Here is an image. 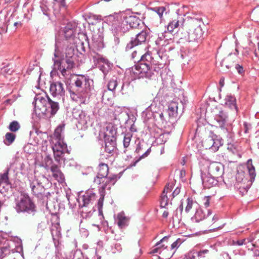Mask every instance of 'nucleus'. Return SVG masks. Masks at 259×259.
<instances>
[{
	"label": "nucleus",
	"instance_id": "obj_1",
	"mask_svg": "<svg viewBox=\"0 0 259 259\" xmlns=\"http://www.w3.org/2000/svg\"><path fill=\"white\" fill-rule=\"evenodd\" d=\"M184 23L185 29L188 33V41L190 42L200 41L204 33L203 27H204L201 18H190L185 21L182 17H180L168 23L167 30L169 32H172L180 26L183 25Z\"/></svg>",
	"mask_w": 259,
	"mask_h": 259
},
{
	"label": "nucleus",
	"instance_id": "obj_2",
	"mask_svg": "<svg viewBox=\"0 0 259 259\" xmlns=\"http://www.w3.org/2000/svg\"><path fill=\"white\" fill-rule=\"evenodd\" d=\"M139 58H140V62L132 68V72L136 78H150L154 74V71L158 72L162 67V65H157L148 53L139 55L137 59Z\"/></svg>",
	"mask_w": 259,
	"mask_h": 259
},
{
	"label": "nucleus",
	"instance_id": "obj_3",
	"mask_svg": "<svg viewBox=\"0 0 259 259\" xmlns=\"http://www.w3.org/2000/svg\"><path fill=\"white\" fill-rule=\"evenodd\" d=\"M73 81L77 90L76 92L70 91L71 99L80 104H86L94 89L93 80L87 76L78 75L75 76Z\"/></svg>",
	"mask_w": 259,
	"mask_h": 259
},
{
	"label": "nucleus",
	"instance_id": "obj_4",
	"mask_svg": "<svg viewBox=\"0 0 259 259\" xmlns=\"http://www.w3.org/2000/svg\"><path fill=\"white\" fill-rule=\"evenodd\" d=\"M33 104L34 112L39 117L46 115L50 117L54 115L59 109V103L52 100L46 94L36 95Z\"/></svg>",
	"mask_w": 259,
	"mask_h": 259
},
{
	"label": "nucleus",
	"instance_id": "obj_5",
	"mask_svg": "<svg viewBox=\"0 0 259 259\" xmlns=\"http://www.w3.org/2000/svg\"><path fill=\"white\" fill-rule=\"evenodd\" d=\"M124 15L120 12L115 13L108 17V20L112 23V31L115 37V41L118 43L119 37L128 31V25L124 19Z\"/></svg>",
	"mask_w": 259,
	"mask_h": 259
},
{
	"label": "nucleus",
	"instance_id": "obj_6",
	"mask_svg": "<svg viewBox=\"0 0 259 259\" xmlns=\"http://www.w3.org/2000/svg\"><path fill=\"white\" fill-rule=\"evenodd\" d=\"M15 209L18 213L26 212L34 215L36 211L35 206L29 196L25 193L18 194L15 199Z\"/></svg>",
	"mask_w": 259,
	"mask_h": 259
},
{
	"label": "nucleus",
	"instance_id": "obj_7",
	"mask_svg": "<svg viewBox=\"0 0 259 259\" xmlns=\"http://www.w3.org/2000/svg\"><path fill=\"white\" fill-rule=\"evenodd\" d=\"M166 9L164 7H156L148 8L146 14V17L149 21L154 25H157L158 23H161L164 20L163 14H166Z\"/></svg>",
	"mask_w": 259,
	"mask_h": 259
},
{
	"label": "nucleus",
	"instance_id": "obj_8",
	"mask_svg": "<svg viewBox=\"0 0 259 259\" xmlns=\"http://www.w3.org/2000/svg\"><path fill=\"white\" fill-rule=\"evenodd\" d=\"M76 25L75 23H68L63 29L60 32L61 35H63L65 40L64 42L65 45L68 44H75L78 40L75 37V29Z\"/></svg>",
	"mask_w": 259,
	"mask_h": 259
},
{
	"label": "nucleus",
	"instance_id": "obj_9",
	"mask_svg": "<svg viewBox=\"0 0 259 259\" xmlns=\"http://www.w3.org/2000/svg\"><path fill=\"white\" fill-rule=\"evenodd\" d=\"M60 42L58 39H56L55 44V49L54 53V57L52 60L54 62L53 67L54 70H59L63 76L66 77L67 75V70L69 69L65 68L62 66V56L60 53L59 48Z\"/></svg>",
	"mask_w": 259,
	"mask_h": 259
},
{
	"label": "nucleus",
	"instance_id": "obj_10",
	"mask_svg": "<svg viewBox=\"0 0 259 259\" xmlns=\"http://www.w3.org/2000/svg\"><path fill=\"white\" fill-rule=\"evenodd\" d=\"M51 144L55 159L58 162L60 161L65 153L69 152L67 144L64 141H57L55 140V141L54 140L53 142H51Z\"/></svg>",
	"mask_w": 259,
	"mask_h": 259
},
{
	"label": "nucleus",
	"instance_id": "obj_11",
	"mask_svg": "<svg viewBox=\"0 0 259 259\" xmlns=\"http://www.w3.org/2000/svg\"><path fill=\"white\" fill-rule=\"evenodd\" d=\"M30 188L32 194L37 197L42 198L45 194V189L42 185L41 180L35 176L29 177Z\"/></svg>",
	"mask_w": 259,
	"mask_h": 259
},
{
	"label": "nucleus",
	"instance_id": "obj_12",
	"mask_svg": "<svg viewBox=\"0 0 259 259\" xmlns=\"http://www.w3.org/2000/svg\"><path fill=\"white\" fill-rule=\"evenodd\" d=\"M168 236H165L160 242L156 244V247L153 248L151 251L152 253H158L161 259H169L172 257L175 252V250H172L171 249H169L167 247H164V245L160 246V243L166 241L168 239Z\"/></svg>",
	"mask_w": 259,
	"mask_h": 259
},
{
	"label": "nucleus",
	"instance_id": "obj_13",
	"mask_svg": "<svg viewBox=\"0 0 259 259\" xmlns=\"http://www.w3.org/2000/svg\"><path fill=\"white\" fill-rule=\"evenodd\" d=\"M202 145L205 149H211L212 151L216 152L219 147L223 145L222 139L219 138L216 135L211 134L202 142Z\"/></svg>",
	"mask_w": 259,
	"mask_h": 259
},
{
	"label": "nucleus",
	"instance_id": "obj_14",
	"mask_svg": "<svg viewBox=\"0 0 259 259\" xmlns=\"http://www.w3.org/2000/svg\"><path fill=\"white\" fill-rule=\"evenodd\" d=\"M92 59L95 64L99 65V67L105 75L112 68V64L106 59L104 58L102 55H98L93 52L92 53Z\"/></svg>",
	"mask_w": 259,
	"mask_h": 259
},
{
	"label": "nucleus",
	"instance_id": "obj_15",
	"mask_svg": "<svg viewBox=\"0 0 259 259\" xmlns=\"http://www.w3.org/2000/svg\"><path fill=\"white\" fill-rule=\"evenodd\" d=\"M247 169L250 176V180L247 181L248 184H247L246 186H240L239 187V190L242 195H243L247 193L256 176L255 168L252 164L251 159H249L247 161Z\"/></svg>",
	"mask_w": 259,
	"mask_h": 259
},
{
	"label": "nucleus",
	"instance_id": "obj_16",
	"mask_svg": "<svg viewBox=\"0 0 259 259\" xmlns=\"http://www.w3.org/2000/svg\"><path fill=\"white\" fill-rule=\"evenodd\" d=\"M96 198V194L92 190H88L79 198V206L81 208H91L92 204Z\"/></svg>",
	"mask_w": 259,
	"mask_h": 259
},
{
	"label": "nucleus",
	"instance_id": "obj_17",
	"mask_svg": "<svg viewBox=\"0 0 259 259\" xmlns=\"http://www.w3.org/2000/svg\"><path fill=\"white\" fill-rule=\"evenodd\" d=\"M74 116L78 121V126L81 129L86 128L91 123L90 115L84 111H78L74 113Z\"/></svg>",
	"mask_w": 259,
	"mask_h": 259
},
{
	"label": "nucleus",
	"instance_id": "obj_18",
	"mask_svg": "<svg viewBox=\"0 0 259 259\" xmlns=\"http://www.w3.org/2000/svg\"><path fill=\"white\" fill-rule=\"evenodd\" d=\"M147 37V33L146 31H142L138 33L135 37H132L131 41L126 46V50L128 51L133 49L134 47L141 45L145 42Z\"/></svg>",
	"mask_w": 259,
	"mask_h": 259
},
{
	"label": "nucleus",
	"instance_id": "obj_19",
	"mask_svg": "<svg viewBox=\"0 0 259 259\" xmlns=\"http://www.w3.org/2000/svg\"><path fill=\"white\" fill-rule=\"evenodd\" d=\"M92 41H93L90 48V56L91 58L92 53L93 52H95L98 55H101L99 53H98V52L102 49L104 47L103 43V38L100 35H94L93 36Z\"/></svg>",
	"mask_w": 259,
	"mask_h": 259
},
{
	"label": "nucleus",
	"instance_id": "obj_20",
	"mask_svg": "<svg viewBox=\"0 0 259 259\" xmlns=\"http://www.w3.org/2000/svg\"><path fill=\"white\" fill-rule=\"evenodd\" d=\"M208 173L215 178L221 177L223 173V165L220 162H212L208 167Z\"/></svg>",
	"mask_w": 259,
	"mask_h": 259
},
{
	"label": "nucleus",
	"instance_id": "obj_21",
	"mask_svg": "<svg viewBox=\"0 0 259 259\" xmlns=\"http://www.w3.org/2000/svg\"><path fill=\"white\" fill-rule=\"evenodd\" d=\"M108 165L105 163H101L99 166V172L96 177L94 178V183L97 185L101 184V180H106V177L108 174Z\"/></svg>",
	"mask_w": 259,
	"mask_h": 259
},
{
	"label": "nucleus",
	"instance_id": "obj_22",
	"mask_svg": "<svg viewBox=\"0 0 259 259\" xmlns=\"http://www.w3.org/2000/svg\"><path fill=\"white\" fill-rule=\"evenodd\" d=\"M121 14L124 15V19L125 20L126 24L128 25V29L130 28H136L141 23V20L137 16L135 15H128L123 12H120Z\"/></svg>",
	"mask_w": 259,
	"mask_h": 259
},
{
	"label": "nucleus",
	"instance_id": "obj_23",
	"mask_svg": "<svg viewBox=\"0 0 259 259\" xmlns=\"http://www.w3.org/2000/svg\"><path fill=\"white\" fill-rule=\"evenodd\" d=\"M50 91L54 97L62 96L65 93L64 84L60 81L53 82L50 85Z\"/></svg>",
	"mask_w": 259,
	"mask_h": 259
},
{
	"label": "nucleus",
	"instance_id": "obj_24",
	"mask_svg": "<svg viewBox=\"0 0 259 259\" xmlns=\"http://www.w3.org/2000/svg\"><path fill=\"white\" fill-rule=\"evenodd\" d=\"M214 177L210 175L209 173L207 174L201 172V178L202 185L205 188H209L214 185L216 183Z\"/></svg>",
	"mask_w": 259,
	"mask_h": 259
},
{
	"label": "nucleus",
	"instance_id": "obj_25",
	"mask_svg": "<svg viewBox=\"0 0 259 259\" xmlns=\"http://www.w3.org/2000/svg\"><path fill=\"white\" fill-rule=\"evenodd\" d=\"M117 181V176L116 175L112 176V177H106V180H101V191L104 192L105 189H110L111 186L114 185Z\"/></svg>",
	"mask_w": 259,
	"mask_h": 259
},
{
	"label": "nucleus",
	"instance_id": "obj_26",
	"mask_svg": "<svg viewBox=\"0 0 259 259\" xmlns=\"http://www.w3.org/2000/svg\"><path fill=\"white\" fill-rule=\"evenodd\" d=\"M51 231L55 245L56 246L57 242H58V240L61 236V228L59 224L56 223L53 225Z\"/></svg>",
	"mask_w": 259,
	"mask_h": 259
},
{
	"label": "nucleus",
	"instance_id": "obj_27",
	"mask_svg": "<svg viewBox=\"0 0 259 259\" xmlns=\"http://www.w3.org/2000/svg\"><path fill=\"white\" fill-rule=\"evenodd\" d=\"M117 131L116 128L112 124H109L106 128V131L104 133V139H116Z\"/></svg>",
	"mask_w": 259,
	"mask_h": 259
},
{
	"label": "nucleus",
	"instance_id": "obj_28",
	"mask_svg": "<svg viewBox=\"0 0 259 259\" xmlns=\"http://www.w3.org/2000/svg\"><path fill=\"white\" fill-rule=\"evenodd\" d=\"M64 128V124H60L57 127L55 130L53 135L51 137V142H53L55 140L57 141H64V136L62 135Z\"/></svg>",
	"mask_w": 259,
	"mask_h": 259
},
{
	"label": "nucleus",
	"instance_id": "obj_29",
	"mask_svg": "<svg viewBox=\"0 0 259 259\" xmlns=\"http://www.w3.org/2000/svg\"><path fill=\"white\" fill-rule=\"evenodd\" d=\"M207 215H206L201 208H199L196 209L194 215L192 218V221L199 222L211 214V211L210 210H207Z\"/></svg>",
	"mask_w": 259,
	"mask_h": 259
},
{
	"label": "nucleus",
	"instance_id": "obj_30",
	"mask_svg": "<svg viewBox=\"0 0 259 259\" xmlns=\"http://www.w3.org/2000/svg\"><path fill=\"white\" fill-rule=\"evenodd\" d=\"M178 100L172 101L169 103L167 112L170 117L177 116L178 109Z\"/></svg>",
	"mask_w": 259,
	"mask_h": 259
},
{
	"label": "nucleus",
	"instance_id": "obj_31",
	"mask_svg": "<svg viewBox=\"0 0 259 259\" xmlns=\"http://www.w3.org/2000/svg\"><path fill=\"white\" fill-rule=\"evenodd\" d=\"M51 170L53 176L59 182H62L64 180L63 174L60 170L59 166L56 164H53L51 166Z\"/></svg>",
	"mask_w": 259,
	"mask_h": 259
},
{
	"label": "nucleus",
	"instance_id": "obj_32",
	"mask_svg": "<svg viewBox=\"0 0 259 259\" xmlns=\"http://www.w3.org/2000/svg\"><path fill=\"white\" fill-rule=\"evenodd\" d=\"M228 116L223 111H220L214 116V120L218 123L219 126L222 128L226 122Z\"/></svg>",
	"mask_w": 259,
	"mask_h": 259
},
{
	"label": "nucleus",
	"instance_id": "obj_33",
	"mask_svg": "<svg viewBox=\"0 0 259 259\" xmlns=\"http://www.w3.org/2000/svg\"><path fill=\"white\" fill-rule=\"evenodd\" d=\"M105 150L106 152L111 154L116 148V139H105Z\"/></svg>",
	"mask_w": 259,
	"mask_h": 259
},
{
	"label": "nucleus",
	"instance_id": "obj_34",
	"mask_svg": "<svg viewBox=\"0 0 259 259\" xmlns=\"http://www.w3.org/2000/svg\"><path fill=\"white\" fill-rule=\"evenodd\" d=\"M225 105L231 109H234L236 112L238 111V108L236 106V99L231 94L227 95L225 99Z\"/></svg>",
	"mask_w": 259,
	"mask_h": 259
},
{
	"label": "nucleus",
	"instance_id": "obj_35",
	"mask_svg": "<svg viewBox=\"0 0 259 259\" xmlns=\"http://www.w3.org/2000/svg\"><path fill=\"white\" fill-rule=\"evenodd\" d=\"M10 244L8 240H5L3 246H0L1 259L10 253Z\"/></svg>",
	"mask_w": 259,
	"mask_h": 259
},
{
	"label": "nucleus",
	"instance_id": "obj_36",
	"mask_svg": "<svg viewBox=\"0 0 259 259\" xmlns=\"http://www.w3.org/2000/svg\"><path fill=\"white\" fill-rule=\"evenodd\" d=\"M117 224L120 228H123L127 226L128 219L122 212L119 213L117 215Z\"/></svg>",
	"mask_w": 259,
	"mask_h": 259
},
{
	"label": "nucleus",
	"instance_id": "obj_37",
	"mask_svg": "<svg viewBox=\"0 0 259 259\" xmlns=\"http://www.w3.org/2000/svg\"><path fill=\"white\" fill-rule=\"evenodd\" d=\"M132 137V135L130 133H127L124 134L123 144L124 150H123V152L126 153L128 151V148H129L130 142L131 141V139Z\"/></svg>",
	"mask_w": 259,
	"mask_h": 259
},
{
	"label": "nucleus",
	"instance_id": "obj_38",
	"mask_svg": "<svg viewBox=\"0 0 259 259\" xmlns=\"http://www.w3.org/2000/svg\"><path fill=\"white\" fill-rule=\"evenodd\" d=\"M16 138V135L12 133H7L5 135V139L4 140L6 145H10L14 141Z\"/></svg>",
	"mask_w": 259,
	"mask_h": 259
},
{
	"label": "nucleus",
	"instance_id": "obj_39",
	"mask_svg": "<svg viewBox=\"0 0 259 259\" xmlns=\"http://www.w3.org/2000/svg\"><path fill=\"white\" fill-rule=\"evenodd\" d=\"M70 45V46L67 47L65 49V58H73L74 57L75 44Z\"/></svg>",
	"mask_w": 259,
	"mask_h": 259
},
{
	"label": "nucleus",
	"instance_id": "obj_40",
	"mask_svg": "<svg viewBox=\"0 0 259 259\" xmlns=\"http://www.w3.org/2000/svg\"><path fill=\"white\" fill-rule=\"evenodd\" d=\"M118 85L116 77L112 78L108 83V89L109 91L113 92Z\"/></svg>",
	"mask_w": 259,
	"mask_h": 259
},
{
	"label": "nucleus",
	"instance_id": "obj_41",
	"mask_svg": "<svg viewBox=\"0 0 259 259\" xmlns=\"http://www.w3.org/2000/svg\"><path fill=\"white\" fill-rule=\"evenodd\" d=\"M87 207H86L85 208V207L81 208L82 209L81 211V217L83 219H87L88 218H90L93 214V211H94L93 210V207H91V209L90 210H87Z\"/></svg>",
	"mask_w": 259,
	"mask_h": 259
},
{
	"label": "nucleus",
	"instance_id": "obj_42",
	"mask_svg": "<svg viewBox=\"0 0 259 259\" xmlns=\"http://www.w3.org/2000/svg\"><path fill=\"white\" fill-rule=\"evenodd\" d=\"M11 189V184L10 182L0 183V192H6Z\"/></svg>",
	"mask_w": 259,
	"mask_h": 259
},
{
	"label": "nucleus",
	"instance_id": "obj_43",
	"mask_svg": "<svg viewBox=\"0 0 259 259\" xmlns=\"http://www.w3.org/2000/svg\"><path fill=\"white\" fill-rule=\"evenodd\" d=\"M169 201V198L165 192H162L160 199V206L162 207H165L167 205Z\"/></svg>",
	"mask_w": 259,
	"mask_h": 259
},
{
	"label": "nucleus",
	"instance_id": "obj_44",
	"mask_svg": "<svg viewBox=\"0 0 259 259\" xmlns=\"http://www.w3.org/2000/svg\"><path fill=\"white\" fill-rule=\"evenodd\" d=\"M20 125L18 121L11 122L9 126V129L12 132H16L19 130Z\"/></svg>",
	"mask_w": 259,
	"mask_h": 259
},
{
	"label": "nucleus",
	"instance_id": "obj_45",
	"mask_svg": "<svg viewBox=\"0 0 259 259\" xmlns=\"http://www.w3.org/2000/svg\"><path fill=\"white\" fill-rule=\"evenodd\" d=\"M9 168H7L5 172L0 174V183L9 182L8 174H9Z\"/></svg>",
	"mask_w": 259,
	"mask_h": 259
},
{
	"label": "nucleus",
	"instance_id": "obj_46",
	"mask_svg": "<svg viewBox=\"0 0 259 259\" xmlns=\"http://www.w3.org/2000/svg\"><path fill=\"white\" fill-rule=\"evenodd\" d=\"M100 193V198L98 202V208L99 211H101L102 209L104 199V192L101 191Z\"/></svg>",
	"mask_w": 259,
	"mask_h": 259
},
{
	"label": "nucleus",
	"instance_id": "obj_47",
	"mask_svg": "<svg viewBox=\"0 0 259 259\" xmlns=\"http://www.w3.org/2000/svg\"><path fill=\"white\" fill-rule=\"evenodd\" d=\"M182 241L179 238L176 241H175L174 243L171 245L170 249L172 250H175L180 246L181 244Z\"/></svg>",
	"mask_w": 259,
	"mask_h": 259
},
{
	"label": "nucleus",
	"instance_id": "obj_48",
	"mask_svg": "<svg viewBox=\"0 0 259 259\" xmlns=\"http://www.w3.org/2000/svg\"><path fill=\"white\" fill-rule=\"evenodd\" d=\"M187 206L185 208V211L186 212H189V211L191 209L193 206V200L190 198H188L187 199Z\"/></svg>",
	"mask_w": 259,
	"mask_h": 259
},
{
	"label": "nucleus",
	"instance_id": "obj_49",
	"mask_svg": "<svg viewBox=\"0 0 259 259\" xmlns=\"http://www.w3.org/2000/svg\"><path fill=\"white\" fill-rule=\"evenodd\" d=\"M65 62L67 64V69H71L74 65V60L73 58H65Z\"/></svg>",
	"mask_w": 259,
	"mask_h": 259
},
{
	"label": "nucleus",
	"instance_id": "obj_50",
	"mask_svg": "<svg viewBox=\"0 0 259 259\" xmlns=\"http://www.w3.org/2000/svg\"><path fill=\"white\" fill-rule=\"evenodd\" d=\"M209 251L208 249L201 250L200 251L196 252V254L201 258H204L206 257V254L209 253Z\"/></svg>",
	"mask_w": 259,
	"mask_h": 259
},
{
	"label": "nucleus",
	"instance_id": "obj_51",
	"mask_svg": "<svg viewBox=\"0 0 259 259\" xmlns=\"http://www.w3.org/2000/svg\"><path fill=\"white\" fill-rule=\"evenodd\" d=\"M210 198V196H204L202 199L203 204L206 208L209 206Z\"/></svg>",
	"mask_w": 259,
	"mask_h": 259
},
{
	"label": "nucleus",
	"instance_id": "obj_52",
	"mask_svg": "<svg viewBox=\"0 0 259 259\" xmlns=\"http://www.w3.org/2000/svg\"><path fill=\"white\" fill-rule=\"evenodd\" d=\"M172 188H173V184L172 183L171 184L168 183L165 186L162 192H165V194L167 195V194L168 193H170L171 192Z\"/></svg>",
	"mask_w": 259,
	"mask_h": 259
},
{
	"label": "nucleus",
	"instance_id": "obj_53",
	"mask_svg": "<svg viewBox=\"0 0 259 259\" xmlns=\"http://www.w3.org/2000/svg\"><path fill=\"white\" fill-rule=\"evenodd\" d=\"M151 152V148H148L147 151L144 153L140 157V158L136 161V163L138 162L140 160H141V159L142 158H144L145 157H146L147 156H148L149 155V154H150V153Z\"/></svg>",
	"mask_w": 259,
	"mask_h": 259
},
{
	"label": "nucleus",
	"instance_id": "obj_54",
	"mask_svg": "<svg viewBox=\"0 0 259 259\" xmlns=\"http://www.w3.org/2000/svg\"><path fill=\"white\" fill-rule=\"evenodd\" d=\"M235 68L239 74H242L244 72L243 67L239 64L236 65Z\"/></svg>",
	"mask_w": 259,
	"mask_h": 259
},
{
	"label": "nucleus",
	"instance_id": "obj_55",
	"mask_svg": "<svg viewBox=\"0 0 259 259\" xmlns=\"http://www.w3.org/2000/svg\"><path fill=\"white\" fill-rule=\"evenodd\" d=\"M40 8H41L42 12L43 13V14L44 15H48V9L45 5H41Z\"/></svg>",
	"mask_w": 259,
	"mask_h": 259
},
{
	"label": "nucleus",
	"instance_id": "obj_56",
	"mask_svg": "<svg viewBox=\"0 0 259 259\" xmlns=\"http://www.w3.org/2000/svg\"><path fill=\"white\" fill-rule=\"evenodd\" d=\"M166 35H164L163 33L161 34V36H159L158 39L156 40V42L157 44H160V41H161L163 39L165 38Z\"/></svg>",
	"mask_w": 259,
	"mask_h": 259
},
{
	"label": "nucleus",
	"instance_id": "obj_57",
	"mask_svg": "<svg viewBox=\"0 0 259 259\" xmlns=\"http://www.w3.org/2000/svg\"><path fill=\"white\" fill-rule=\"evenodd\" d=\"M180 193V188L179 187H177L172 194V198H174L175 196H177Z\"/></svg>",
	"mask_w": 259,
	"mask_h": 259
},
{
	"label": "nucleus",
	"instance_id": "obj_58",
	"mask_svg": "<svg viewBox=\"0 0 259 259\" xmlns=\"http://www.w3.org/2000/svg\"><path fill=\"white\" fill-rule=\"evenodd\" d=\"M114 247H115V249H116V250L117 251H121V250H122V247H121V245L120 243H116L115 244V245H114Z\"/></svg>",
	"mask_w": 259,
	"mask_h": 259
},
{
	"label": "nucleus",
	"instance_id": "obj_59",
	"mask_svg": "<svg viewBox=\"0 0 259 259\" xmlns=\"http://www.w3.org/2000/svg\"><path fill=\"white\" fill-rule=\"evenodd\" d=\"M243 126L244 128V132L247 133L248 130L250 128V125L248 124L247 122H244L243 124Z\"/></svg>",
	"mask_w": 259,
	"mask_h": 259
},
{
	"label": "nucleus",
	"instance_id": "obj_60",
	"mask_svg": "<svg viewBox=\"0 0 259 259\" xmlns=\"http://www.w3.org/2000/svg\"><path fill=\"white\" fill-rule=\"evenodd\" d=\"M245 241V239H241L237 240V241L235 242L234 243V244L237 245L238 246H240L243 245L244 243V242Z\"/></svg>",
	"mask_w": 259,
	"mask_h": 259
},
{
	"label": "nucleus",
	"instance_id": "obj_61",
	"mask_svg": "<svg viewBox=\"0 0 259 259\" xmlns=\"http://www.w3.org/2000/svg\"><path fill=\"white\" fill-rule=\"evenodd\" d=\"M195 253L196 254V252H190L188 253L187 256L190 259H194L195 258Z\"/></svg>",
	"mask_w": 259,
	"mask_h": 259
},
{
	"label": "nucleus",
	"instance_id": "obj_62",
	"mask_svg": "<svg viewBox=\"0 0 259 259\" xmlns=\"http://www.w3.org/2000/svg\"><path fill=\"white\" fill-rule=\"evenodd\" d=\"M164 137V135L163 134L160 135L157 139V142L161 144L162 143L161 142H163V139Z\"/></svg>",
	"mask_w": 259,
	"mask_h": 259
},
{
	"label": "nucleus",
	"instance_id": "obj_63",
	"mask_svg": "<svg viewBox=\"0 0 259 259\" xmlns=\"http://www.w3.org/2000/svg\"><path fill=\"white\" fill-rule=\"evenodd\" d=\"M228 149L230 150L233 153H235V148L233 147L232 145H228Z\"/></svg>",
	"mask_w": 259,
	"mask_h": 259
},
{
	"label": "nucleus",
	"instance_id": "obj_64",
	"mask_svg": "<svg viewBox=\"0 0 259 259\" xmlns=\"http://www.w3.org/2000/svg\"><path fill=\"white\" fill-rule=\"evenodd\" d=\"M224 83H225V79H224V78H221L220 80V82H219V84H220V86L221 87H223L224 85Z\"/></svg>",
	"mask_w": 259,
	"mask_h": 259
}]
</instances>
